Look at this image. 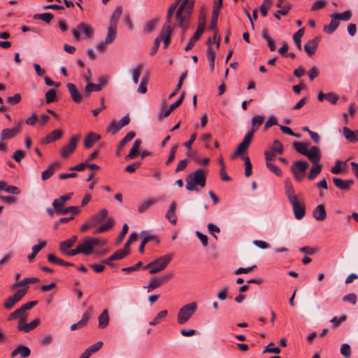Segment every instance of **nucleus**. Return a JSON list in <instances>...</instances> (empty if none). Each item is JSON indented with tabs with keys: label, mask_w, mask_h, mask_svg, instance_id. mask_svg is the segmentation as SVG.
Returning a JSON list of instances; mask_svg holds the SVG:
<instances>
[{
	"label": "nucleus",
	"mask_w": 358,
	"mask_h": 358,
	"mask_svg": "<svg viewBox=\"0 0 358 358\" xmlns=\"http://www.w3.org/2000/svg\"><path fill=\"white\" fill-rule=\"evenodd\" d=\"M285 191L289 203L292 206L295 218L298 220H301L306 214L305 206L299 201L289 179L285 180Z\"/></svg>",
	"instance_id": "1"
},
{
	"label": "nucleus",
	"mask_w": 358,
	"mask_h": 358,
	"mask_svg": "<svg viewBox=\"0 0 358 358\" xmlns=\"http://www.w3.org/2000/svg\"><path fill=\"white\" fill-rule=\"evenodd\" d=\"M194 4V0H183L176 11V17L178 20V26L184 31L188 29Z\"/></svg>",
	"instance_id": "2"
},
{
	"label": "nucleus",
	"mask_w": 358,
	"mask_h": 358,
	"mask_svg": "<svg viewBox=\"0 0 358 358\" xmlns=\"http://www.w3.org/2000/svg\"><path fill=\"white\" fill-rule=\"evenodd\" d=\"M206 176L203 169H197L194 173L189 174L186 178V189L189 191L197 190L196 185L204 187Z\"/></svg>",
	"instance_id": "3"
},
{
	"label": "nucleus",
	"mask_w": 358,
	"mask_h": 358,
	"mask_svg": "<svg viewBox=\"0 0 358 358\" xmlns=\"http://www.w3.org/2000/svg\"><path fill=\"white\" fill-rule=\"evenodd\" d=\"M197 309V303L192 302L180 308L177 315V322L180 324H184L189 321Z\"/></svg>",
	"instance_id": "4"
},
{
	"label": "nucleus",
	"mask_w": 358,
	"mask_h": 358,
	"mask_svg": "<svg viewBox=\"0 0 358 358\" xmlns=\"http://www.w3.org/2000/svg\"><path fill=\"white\" fill-rule=\"evenodd\" d=\"M173 258V255L169 254L166 256L161 257L154 262H152L145 266L143 269H150L149 273L150 274L157 273L164 270L167 265L170 263Z\"/></svg>",
	"instance_id": "5"
},
{
	"label": "nucleus",
	"mask_w": 358,
	"mask_h": 358,
	"mask_svg": "<svg viewBox=\"0 0 358 358\" xmlns=\"http://www.w3.org/2000/svg\"><path fill=\"white\" fill-rule=\"evenodd\" d=\"M106 244V241L104 240H101L97 238H85L83 242L78 245L81 253L85 255H89L92 254L97 245H104Z\"/></svg>",
	"instance_id": "6"
},
{
	"label": "nucleus",
	"mask_w": 358,
	"mask_h": 358,
	"mask_svg": "<svg viewBox=\"0 0 358 358\" xmlns=\"http://www.w3.org/2000/svg\"><path fill=\"white\" fill-rule=\"evenodd\" d=\"M173 277V273L172 272L166 273L159 277H155L150 280L149 283L147 286H144L143 288L147 289V292H150L164 283L169 281Z\"/></svg>",
	"instance_id": "7"
},
{
	"label": "nucleus",
	"mask_w": 358,
	"mask_h": 358,
	"mask_svg": "<svg viewBox=\"0 0 358 358\" xmlns=\"http://www.w3.org/2000/svg\"><path fill=\"white\" fill-rule=\"evenodd\" d=\"M309 164L306 161H296L291 166V171L295 180L301 182L305 177V173Z\"/></svg>",
	"instance_id": "8"
},
{
	"label": "nucleus",
	"mask_w": 358,
	"mask_h": 358,
	"mask_svg": "<svg viewBox=\"0 0 358 358\" xmlns=\"http://www.w3.org/2000/svg\"><path fill=\"white\" fill-rule=\"evenodd\" d=\"M72 33L76 40H80V38L92 37L94 30L90 25L80 23L78 25L76 29H73Z\"/></svg>",
	"instance_id": "9"
},
{
	"label": "nucleus",
	"mask_w": 358,
	"mask_h": 358,
	"mask_svg": "<svg viewBox=\"0 0 358 358\" xmlns=\"http://www.w3.org/2000/svg\"><path fill=\"white\" fill-rule=\"evenodd\" d=\"M67 201V194L61 196L59 199H55L52 206L55 208V213L57 215L67 214V207L65 206V203Z\"/></svg>",
	"instance_id": "10"
},
{
	"label": "nucleus",
	"mask_w": 358,
	"mask_h": 358,
	"mask_svg": "<svg viewBox=\"0 0 358 358\" xmlns=\"http://www.w3.org/2000/svg\"><path fill=\"white\" fill-rule=\"evenodd\" d=\"M25 318H21L19 320L17 325V329L19 331H22L25 333H28L31 330L34 329L40 323L39 318H36L29 323H25Z\"/></svg>",
	"instance_id": "11"
},
{
	"label": "nucleus",
	"mask_w": 358,
	"mask_h": 358,
	"mask_svg": "<svg viewBox=\"0 0 358 358\" xmlns=\"http://www.w3.org/2000/svg\"><path fill=\"white\" fill-rule=\"evenodd\" d=\"M22 122H20L12 129H3L1 131V139L2 141L14 137L22 129Z\"/></svg>",
	"instance_id": "12"
},
{
	"label": "nucleus",
	"mask_w": 358,
	"mask_h": 358,
	"mask_svg": "<svg viewBox=\"0 0 358 358\" xmlns=\"http://www.w3.org/2000/svg\"><path fill=\"white\" fill-rule=\"evenodd\" d=\"M171 33V25L170 24H164V26L160 31V34L158 37L160 38V41L162 40L163 41L164 48H166L167 46L170 43Z\"/></svg>",
	"instance_id": "13"
},
{
	"label": "nucleus",
	"mask_w": 358,
	"mask_h": 358,
	"mask_svg": "<svg viewBox=\"0 0 358 358\" xmlns=\"http://www.w3.org/2000/svg\"><path fill=\"white\" fill-rule=\"evenodd\" d=\"M333 182L336 187L343 191L349 190L351 186L354 184V180L352 179L343 180L339 178H334Z\"/></svg>",
	"instance_id": "14"
},
{
	"label": "nucleus",
	"mask_w": 358,
	"mask_h": 358,
	"mask_svg": "<svg viewBox=\"0 0 358 358\" xmlns=\"http://www.w3.org/2000/svg\"><path fill=\"white\" fill-rule=\"evenodd\" d=\"M91 313H92V308L90 307L89 308V310H87V311H85L83 313L81 320L78 322L75 323L71 326V329L72 331H74V330L81 329V328L85 327L87 324L88 320H90V318L91 317Z\"/></svg>",
	"instance_id": "15"
},
{
	"label": "nucleus",
	"mask_w": 358,
	"mask_h": 358,
	"mask_svg": "<svg viewBox=\"0 0 358 358\" xmlns=\"http://www.w3.org/2000/svg\"><path fill=\"white\" fill-rule=\"evenodd\" d=\"M306 157H307L313 164H317L321 158L320 149L316 146H312L307 152Z\"/></svg>",
	"instance_id": "16"
},
{
	"label": "nucleus",
	"mask_w": 358,
	"mask_h": 358,
	"mask_svg": "<svg viewBox=\"0 0 358 358\" xmlns=\"http://www.w3.org/2000/svg\"><path fill=\"white\" fill-rule=\"evenodd\" d=\"M31 354L30 349L25 345H18L10 354L11 357L20 355L22 358L28 357Z\"/></svg>",
	"instance_id": "17"
},
{
	"label": "nucleus",
	"mask_w": 358,
	"mask_h": 358,
	"mask_svg": "<svg viewBox=\"0 0 358 358\" xmlns=\"http://www.w3.org/2000/svg\"><path fill=\"white\" fill-rule=\"evenodd\" d=\"M313 217L317 221H323L327 217V212L324 204L318 205L313 211Z\"/></svg>",
	"instance_id": "18"
},
{
	"label": "nucleus",
	"mask_w": 358,
	"mask_h": 358,
	"mask_svg": "<svg viewBox=\"0 0 358 358\" xmlns=\"http://www.w3.org/2000/svg\"><path fill=\"white\" fill-rule=\"evenodd\" d=\"M252 133H247L244 136L243 141L238 144L237 149L238 152L244 153L248 148L252 140Z\"/></svg>",
	"instance_id": "19"
},
{
	"label": "nucleus",
	"mask_w": 358,
	"mask_h": 358,
	"mask_svg": "<svg viewBox=\"0 0 358 358\" xmlns=\"http://www.w3.org/2000/svg\"><path fill=\"white\" fill-rule=\"evenodd\" d=\"M60 168V163L58 162H55L51 164L48 168L42 173L41 178L43 180H48L50 178L55 171Z\"/></svg>",
	"instance_id": "20"
},
{
	"label": "nucleus",
	"mask_w": 358,
	"mask_h": 358,
	"mask_svg": "<svg viewBox=\"0 0 358 358\" xmlns=\"http://www.w3.org/2000/svg\"><path fill=\"white\" fill-rule=\"evenodd\" d=\"M100 136L94 132H90L86 136L84 140V146L86 148H90L92 147L99 139Z\"/></svg>",
	"instance_id": "21"
},
{
	"label": "nucleus",
	"mask_w": 358,
	"mask_h": 358,
	"mask_svg": "<svg viewBox=\"0 0 358 358\" xmlns=\"http://www.w3.org/2000/svg\"><path fill=\"white\" fill-rule=\"evenodd\" d=\"M69 92L70 93L71 96L75 103H79L82 101L83 96L77 90L75 85L69 83Z\"/></svg>",
	"instance_id": "22"
},
{
	"label": "nucleus",
	"mask_w": 358,
	"mask_h": 358,
	"mask_svg": "<svg viewBox=\"0 0 358 358\" xmlns=\"http://www.w3.org/2000/svg\"><path fill=\"white\" fill-rule=\"evenodd\" d=\"M343 134L345 138L351 143H356L358 141V130L353 131L347 127L343 128Z\"/></svg>",
	"instance_id": "23"
},
{
	"label": "nucleus",
	"mask_w": 358,
	"mask_h": 358,
	"mask_svg": "<svg viewBox=\"0 0 358 358\" xmlns=\"http://www.w3.org/2000/svg\"><path fill=\"white\" fill-rule=\"evenodd\" d=\"M319 38H315L314 39L308 41L304 45V50L309 56L313 55L318 45Z\"/></svg>",
	"instance_id": "24"
},
{
	"label": "nucleus",
	"mask_w": 358,
	"mask_h": 358,
	"mask_svg": "<svg viewBox=\"0 0 358 358\" xmlns=\"http://www.w3.org/2000/svg\"><path fill=\"white\" fill-rule=\"evenodd\" d=\"M108 215V211L106 208H102L98 213L94 215L90 219V223L96 225L98 223L102 222Z\"/></svg>",
	"instance_id": "25"
},
{
	"label": "nucleus",
	"mask_w": 358,
	"mask_h": 358,
	"mask_svg": "<svg viewBox=\"0 0 358 358\" xmlns=\"http://www.w3.org/2000/svg\"><path fill=\"white\" fill-rule=\"evenodd\" d=\"M276 6L280 8L278 13L282 15H286L292 8L291 4L285 0H278Z\"/></svg>",
	"instance_id": "26"
},
{
	"label": "nucleus",
	"mask_w": 358,
	"mask_h": 358,
	"mask_svg": "<svg viewBox=\"0 0 358 358\" xmlns=\"http://www.w3.org/2000/svg\"><path fill=\"white\" fill-rule=\"evenodd\" d=\"M0 191H5L14 195H17L20 193V189L18 187L13 185H8L3 181H0Z\"/></svg>",
	"instance_id": "27"
},
{
	"label": "nucleus",
	"mask_w": 358,
	"mask_h": 358,
	"mask_svg": "<svg viewBox=\"0 0 358 358\" xmlns=\"http://www.w3.org/2000/svg\"><path fill=\"white\" fill-rule=\"evenodd\" d=\"M176 209V203L175 202H172L169 206V209L166 214V218L173 224H175L177 222V217L175 213Z\"/></svg>",
	"instance_id": "28"
},
{
	"label": "nucleus",
	"mask_w": 358,
	"mask_h": 358,
	"mask_svg": "<svg viewBox=\"0 0 358 358\" xmlns=\"http://www.w3.org/2000/svg\"><path fill=\"white\" fill-rule=\"evenodd\" d=\"M117 34V27L114 25H108V33L105 39L106 44H110L113 42Z\"/></svg>",
	"instance_id": "29"
},
{
	"label": "nucleus",
	"mask_w": 358,
	"mask_h": 358,
	"mask_svg": "<svg viewBox=\"0 0 358 358\" xmlns=\"http://www.w3.org/2000/svg\"><path fill=\"white\" fill-rule=\"evenodd\" d=\"M264 122V117L262 115H255L252 118V127L251 131L248 133H254L260 127Z\"/></svg>",
	"instance_id": "30"
},
{
	"label": "nucleus",
	"mask_w": 358,
	"mask_h": 358,
	"mask_svg": "<svg viewBox=\"0 0 358 358\" xmlns=\"http://www.w3.org/2000/svg\"><path fill=\"white\" fill-rule=\"evenodd\" d=\"M157 201L155 199H150L145 201H143V202L140 203L138 205V211L140 213H142L145 212L147 209H148L150 207L153 206L155 203H156Z\"/></svg>",
	"instance_id": "31"
},
{
	"label": "nucleus",
	"mask_w": 358,
	"mask_h": 358,
	"mask_svg": "<svg viewBox=\"0 0 358 358\" xmlns=\"http://www.w3.org/2000/svg\"><path fill=\"white\" fill-rule=\"evenodd\" d=\"M129 254V250L120 249L110 255L108 259L106 260V263L110 261H115L118 259H122L125 257Z\"/></svg>",
	"instance_id": "32"
},
{
	"label": "nucleus",
	"mask_w": 358,
	"mask_h": 358,
	"mask_svg": "<svg viewBox=\"0 0 358 358\" xmlns=\"http://www.w3.org/2000/svg\"><path fill=\"white\" fill-rule=\"evenodd\" d=\"M122 13V8L121 6H117L113 11L110 16L109 24L117 27L118 20Z\"/></svg>",
	"instance_id": "33"
},
{
	"label": "nucleus",
	"mask_w": 358,
	"mask_h": 358,
	"mask_svg": "<svg viewBox=\"0 0 358 358\" xmlns=\"http://www.w3.org/2000/svg\"><path fill=\"white\" fill-rule=\"evenodd\" d=\"M99 327L101 329L106 328L109 323V316L107 310H104L98 317Z\"/></svg>",
	"instance_id": "34"
},
{
	"label": "nucleus",
	"mask_w": 358,
	"mask_h": 358,
	"mask_svg": "<svg viewBox=\"0 0 358 358\" xmlns=\"http://www.w3.org/2000/svg\"><path fill=\"white\" fill-rule=\"evenodd\" d=\"M218 15H219V10L214 8L212 16H211L210 24L208 27L209 29L215 30L214 40H215L216 36H217V30L216 29V26H217V23Z\"/></svg>",
	"instance_id": "35"
},
{
	"label": "nucleus",
	"mask_w": 358,
	"mask_h": 358,
	"mask_svg": "<svg viewBox=\"0 0 358 358\" xmlns=\"http://www.w3.org/2000/svg\"><path fill=\"white\" fill-rule=\"evenodd\" d=\"M114 224V220L112 218L108 219L103 224L96 229L94 234H99L109 229Z\"/></svg>",
	"instance_id": "36"
},
{
	"label": "nucleus",
	"mask_w": 358,
	"mask_h": 358,
	"mask_svg": "<svg viewBox=\"0 0 358 358\" xmlns=\"http://www.w3.org/2000/svg\"><path fill=\"white\" fill-rule=\"evenodd\" d=\"M141 144V141L140 139H136L134 144L132 148H131L129 155L127 156V159H134L138 154L139 147Z\"/></svg>",
	"instance_id": "37"
},
{
	"label": "nucleus",
	"mask_w": 358,
	"mask_h": 358,
	"mask_svg": "<svg viewBox=\"0 0 358 358\" xmlns=\"http://www.w3.org/2000/svg\"><path fill=\"white\" fill-rule=\"evenodd\" d=\"M339 21L337 18L331 17V21L329 25L324 26V31L328 34H332L338 27Z\"/></svg>",
	"instance_id": "38"
},
{
	"label": "nucleus",
	"mask_w": 358,
	"mask_h": 358,
	"mask_svg": "<svg viewBox=\"0 0 358 358\" xmlns=\"http://www.w3.org/2000/svg\"><path fill=\"white\" fill-rule=\"evenodd\" d=\"M304 34V28H301L298 30L293 36V40L296 45L298 50H301V38Z\"/></svg>",
	"instance_id": "39"
},
{
	"label": "nucleus",
	"mask_w": 358,
	"mask_h": 358,
	"mask_svg": "<svg viewBox=\"0 0 358 358\" xmlns=\"http://www.w3.org/2000/svg\"><path fill=\"white\" fill-rule=\"evenodd\" d=\"M29 287H25L17 290L13 296H9L12 301L16 303L20 301L23 296L27 294Z\"/></svg>",
	"instance_id": "40"
},
{
	"label": "nucleus",
	"mask_w": 358,
	"mask_h": 358,
	"mask_svg": "<svg viewBox=\"0 0 358 358\" xmlns=\"http://www.w3.org/2000/svg\"><path fill=\"white\" fill-rule=\"evenodd\" d=\"M101 90L100 85L89 83L85 87V95L87 96L92 92H99Z\"/></svg>",
	"instance_id": "41"
},
{
	"label": "nucleus",
	"mask_w": 358,
	"mask_h": 358,
	"mask_svg": "<svg viewBox=\"0 0 358 358\" xmlns=\"http://www.w3.org/2000/svg\"><path fill=\"white\" fill-rule=\"evenodd\" d=\"M102 345L103 343L101 341L96 342V343L87 348L83 353H87V357L89 358L92 353L99 350L101 348Z\"/></svg>",
	"instance_id": "42"
},
{
	"label": "nucleus",
	"mask_w": 358,
	"mask_h": 358,
	"mask_svg": "<svg viewBox=\"0 0 358 358\" xmlns=\"http://www.w3.org/2000/svg\"><path fill=\"white\" fill-rule=\"evenodd\" d=\"M352 17V12L350 10H345L342 13H334L331 17L337 18L338 20L348 21Z\"/></svg>",
	"instance_id": "43"
},
{
	"label": "nucleus",
	"mask_w": 358,
	"mask_h": 358,
	"mask_svg": "<svg viewBox=\"0 0 358 358\" xmlns=\"http://www.w3.org/2000/svg\"><path fill=\"white\" fill-rule=\"evenodd\" d=\"M143 68V65L142 64H138L132 71V79L135 84L138 83V79L142 72Z\"/></svg>",
	"instance_id": "44"
},
{
	"label": "nucleus",
	"mask_w": 358,
	"mask_h": 358,
	"mask_svg": "<svg viewBox=\"0 0 358 358\" xmlns=\"http://www.w3.org/2000/svg\"><path fill=\"white\" fill-rule=\"evenodd\" d=\"M294 147L299 153L304 156H306L309 150L308 149V144L304 143L295 142L294 143Z\"/></svg>",
	"instance_id": "45"
},
{
	"label": "nucleus",
	"mask_w": 358,
	"mask_h": 358,
	"mask_svg": "<svg viewBox=\"0 0 358 358\" xmlns=\"http://www.w3.org/2000/svg\"><path fill=\"white\" fill-rule=\"evenodd\" d=\"M315 166L312 167L310 173L308 175V178L310 180H313L316 178V176L321 172L322 171V165L319 163L317 164H314Z\"/></svg>",
	"instance_id": "46"
},
{
	"label": "nucleus",
	"mask_w": 358,
	"mask_h": 358,
	"mask_svg": "<svg viewBox=\"0 0 358 358\" xmlns=\"http://www.w3.org/2000/svg\"><path fill=\"white\" fill-rule=\"evenodd\" d=\"M136 136V133L133 131H129L127 134V135L124 137V138L119 143V150H122L125 145L131 141Z\"/></svg>",
	"instance_id": "47"
},
{
	"label": "nucleus",
	"mask_w": 358,
	"mask_h": 358,
	"mask_svg": "<svg viewBox=\"0 0 358 358\" xmlns=\"http://www.w3.org/2000/svg\"><path fill=\"white\" fill-rule=\"evenodd\" d=\"M167 314H168V312L166 310L159 311L157 313V315H156V317L152 321H150L149 322V324L155 326V325L159 324L161 320H162L166 317Z\"/></svg>",
	"instance_id": "48"
},
{
	"label": "nucleus",
	"mask_w": 358,
	"mask_h": 358,
	"mask_svg": "<svg viewBox=\"0 0 358 358\" xmlns=\"http://www.w3.org/2000/svg\"><path fill=\"white\" fill-rule=\"evenodd\" d=\"M130 122V118L128 115L124 116L117 124V126L113 129L112 131V134H115L118 130H120L123 127L127 125Z\"/></svg>",
	"instance_id": "49"
},
{
	"label": "nucleus",
	"mask_w": 358,
	"mask_h": 358,
	"mask_svg": "<svg viewBox=\"0 0 358 358\" xmlns=\"http://www.w3.org/2000/svg\"><path fill=\"white\" fill-rule=\"evenodd\" d=\"M48 260L52 263V264H59V265H62V266H67V262L64 261L63 259H60V258H58L56 256H55L54 255L52 254H49L48 255Z\"/></svg>",
	"instance_id": "50"
},
{
	"label": "nucleus",
	"mask_w": 358,
	"mask_h": 358,
	"mask_svg": "<svg viewBox=\"0 0 358 358\" xmlns=\"http://www.w3.org/2000/svg\"><path fill=\"white\" fill-rule=\"evenodd\" d=\"M181 0H176V3L172 4L168 9L167 15H166V22L164 24H170L171 25V17L173 16V14L176 9L177 4Z\"/></svg>",
	"instance_id": "51"
},
{
	"label": "nucleus",
	"mask_w": 358,
	"mask_h": 358,
	"mask_svg": "<svg viewBox=\"0 0 358 358\" xmlns=\"http://www.w3.org/2000/svg\"><path fill=\"white\" fill-rule=\"evenodd\" d=\"M25 314V312H23L22 309L20 307L13 311L8 317V320H13L19 318H24L23 316Z\"/></svg>",
	"instance_id": "52"
},
{
	"label": "nucleus",
	"mask_w": 358,
	"mask_h": 358,
	"mask_svg": "<svg viewBox=\"0 0 358 358\" xmlns=\"http://www.w3.org/2000/svg\"><path fill=\"white\" fill-rule=\"evenodd\" d=\"M80 138V135L73 136L69 142V155L72 153L76 148L77 143Z\"/></svg>",
	"instance_id": "53"
},
{
	"label": "nucleus",
	"mask_w": 358,
	"mask_h": 358,
	"mask_svg": "<svg viewBox=\"0 0 358 358\" xmlns=\"http://www.w3.org/2000/svg\"><path fill=\"white\" fill-rule=\"evenodd\" d=\"M271 150L280 155L283 152V145L278 140H275L273 142Z\"/></svg>",
	"instance_id": "54"
},
{
	"label": "nucleus",
	"mask_w": 358,
	"mask_h": 358,
	"mask_svg": "<svg viewBox=\"0 0 358 358\" xmlns=\"http://www.w3.org/2000/svg\"><path fill=\"white\" fill-rule=\"evenodd\" d=\"M159 20L157 19H154L148 22L144 27V31L146 33H151L155 29V27L158 24Z\"/></svg>",
	"instance_id": "55"
},
{
	"label": "nucleus",
	"mask_w": 358,
	"mask_h": 358,
	"mask_svg": "<svg viewBox=\"0 0 358 358\" xmlns=\"http://www.w3.org/2000/svg\"><path fill=\"white\" fill-rule=\"evenodd\" d=\"M53 18L52 14L50 13H45L42 14H35L34 15V19H39L45 22L49 23L52 19Z\"/></svg>",
	"instance_id": "56"
},
{
	"label": "nucleus",
	"mask_w": 358,
	"mask_h": 358,
	"mask_svg": "<svg viewBox=\"0 0 358 358\" xmlns=\"http://www.w3.org/2000/svg\"><path fill=\"white\" fill-rule=\"evenodd\" d=\"M243 159H244V162H245V176L247 178H248L252 173V164L250 162V158L248 156L247 157H244Z\"/></svg>",
	"instance_id": "57"
},
{
	"label": "nucleus",
	"mask_w": 358,
	"mask_h": 358,
	"mask_svg": "<svg viewBox=\"0 0 358 358\" xmlns=\"http://www.w3.org/2000/svg\"><path fill=\"white\" fill-rule=\"evenodd\" d=\"M340 352L345 358H349L351 356V348L350 345L348 343L342 344L340 349Z\"/></svg>",
	"instance_id": "58"
},
{
	"label": "nucleus",
	"mask_w": 358,
	"mask_h": 358,
	"mask_svg": "<svg viewBox=\"0 0 358 358\" xmlns=\"http://www.w3.org/2000/svg\"><path fill=\"white\" fill-rule=\"evenodd\" d=\"M187 75V71H185L180 77V79H179V81L176 85V90L170 94L169 96V98H172L173 96H174L178 90H180L182 85V83H183V80H185V78H186Z\"/></svg>",
	"instance_id": "59"
},
{
	"label": "nucleus",
	"mask_w": 358,
	"mask_h": 358,
	"mask_svg": "<svg viewBox=\"0 0 358 358\" xmlns=\"http://www.w3.org/2000/svg\"><path fill=\"white\" fill-rule=\"evenodd\" d=\"M271 3V0H264V2L259 8L260 12L263 16H266L267 15L268 10L270 8Z\"/></svg>",
	"instance_id": "60"
},
{
	"label": "nucleus",
	"mask_w": 358,
	"mask_h": 358,
	"mask_svg": "<svg viewBox=\"0 0 358 358\" xmlns=\"http://www.w3.org/2000/svg\"><path fill=\"white\" fill-rule=\"evenodd\" d=\"M347 320V315H343L340 318H338L336 316L334 317L330 322L333 323L334 328H338L341 324L345 322Z\"/></svg>",
	"instance_id": "61"
},
{
	"label": "nucleus",
	"mask_w": 358,
	"mask_h": 358,
	"mask_svg": "<svg viewBox=\"0 0 358 358\" xmlns=\"http://www.w3.org/2000/svg\"><path fill=\"white\" fill-rule=\"evenodd\" d=\"M148 79L147 77H143L138 88V92L140 94H145L147 92V85Z\"/></svg>",
	"instance_id": "62"
},
{
	"label": "nucleus",
	"mask_w": 358,
	"mask_h": 358,
	"mask_svg": "<svg viewBox=\"0 0 358 358\" xmlns=\"http://www.w3.org/2000/svg\"><path fill=\"white\" fill-rule=\"evenodd\" d=\"M81 212L78 206H69V221L73 219V217Z\"/></svg>",
	"instance_id": "63"
},
{
	"label": "nucleus",
	"mask_w": 358,
	"mask_h": 358,
	"mask_svg": "<svg viewBox=\"0 0 358 358\" xmlns=\"http://www.w3.org/2000/svg\"><path fill=\"white\" fill-rule=\"evenodd\" d=\"M56 97V92L53 89H50L45 93V99L47 103H50L54 101Z\"/></svg>",
	"instance_id": "64"
}]
</instances>
